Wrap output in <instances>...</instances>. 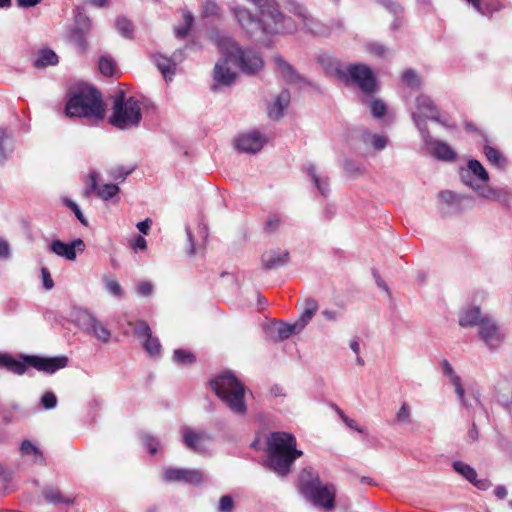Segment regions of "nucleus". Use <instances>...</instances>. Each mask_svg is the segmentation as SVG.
<instances>
[{"label":"nucleus","mask_w":512,"mask_h":512,"mask_svg":"<svg viewBox=\"0 0 512 512\" xmlns=\"http://www.w3.org/2000/svg\"><path fill=\"white\" fill-rule=\"evenodd\" d=\"M249 1L258 9L259 18L255 17L249 9L242 6L232 7L231 12L241 27L251 36L258 33H293L297 31L299 25L312 33H317L313 20L310 19L306 9L299 4H292L290 9V12L298 18V23H296L295 20L286 17L279 11L278 3L275 0Z\"/></svg>","instance_id":"1"},{"label":"nucleus","mask_w":512,"mask_h":512,"mask_svg":"<svg viewBox=\"0 0 512 512\" xmlns=\"http://www.w3.org/2000/svg\"><path fill=\"white\" fill-rule=\"evenodd\" d=\"M212 38L223 55V58L216 62L214 67L213 79L215 84L213 89L230 86L234 83L236 73L230 69L228 61L234 62L246 74H255L262 69L264 62L257 52L251 49L244 50L240 48L227 35L215 33Z\"/></svg>","instance_id":"2"},{"label":"nucleus","mask_w":512,"mask_h":512,"mask_svg":"<svg viewBox=\"0 0 512 512\" xmlns=\"http://www.w3.org/2000/svg\"><path fill=\"white\" fill-rule=\"evenodd\" d=\"M67 117H81L100 121L105 116L101 93L92 86L80 85L68 93L65 106Z\"/></svg>","instance_id":"3"},{"label":"nucleus","mask_w":512,"mask_h":512,"mask_svg":"<svg viewBox=\"0 0 512 512\" xmlns=\"http://www.w3.org/2000/svg\"><path fill=\"white\" fill-rule=\"evenodd\" d=\"M302 455L295 437L287 432H273L267 441V465L278 476H286L294 461Z\"/></svg>","instance_id":"4"},{"label":"nucleus","mask_w":512,"mask_h":512,"mask_svg":"<svg viewBox=\"0 0 512 512\" xmlns=\"http://www.w3.org/2000/svg\"><path fill=\"white\" fill-rule=\"evenodd\" d=\"M299 489L303 496L315 506L330 510L334 507L336 489L333 484H324L311 468L302 470L299 476Z\"/></svg>","instance_id":"5"},{"label":"nucleus","mask_w":512,"mask_h":512,"mask_svg":"<svg viewBox=\"0 0 512 512\" xmlns=\"http://www.w3.org/2000/svg\"><path fill=\"white\" fill-rule=\"evenodd\" d=\"M210 386L233 413H246L245 387L232 373L226 372L216 376L210 381Z\"/></svg>","instance_id":"6"},{"label":"nucleus","mask_w":512,"mask_h":512,"mask_svg":"<svg viewBox=\"0 0 512 512\" xmlns=\"http://www.w3.org/2000/svg\"><path fill=\"white\" fill-rule=\"evenodd\" d=\"M142 119L140 103L134 97H126L120 90L114 96L109 122L114 127L125 130L137 126Z\"/></svg>","instance_id":"7"},{"label":"nucleus","mask_w":512,"mask_h":512,"mask_svg":"<svg viewBox=\"0 0 512 512\" xmlns=\"http://www.w3.org/2000/svg\"><path fill=\"white\" fill-rule=\"evenodd\" d=\"M76 325L102 343H108L112 332L88 309H77L73 313Z\"/></svg>","instance_id":"8"},{"label":"nucleus","mask_w":512,"mask_h":512,"mask_svg":"<svg viewBox=\"0 0 512 512\" xmlns=\"http://www.w3.org/2000/svg\"><path fill=\"white\" fill-rule=\"evenodd\" d=\"M478 336L485 346L491 350H498L506 340L504 329L490 315L484 317L478 327Z\"/></svg>","instance_id":"9"},{"label":"nucleus","mask_w":512,"mask_h":512,"mask_svg":"<svg viewBox=\"0 0 512 512\" xmlns=\"http://www.w3.org/2000/svg\"><path fill=\"white\" fill-rule=\"evenodd\" d=\"M411 116L421 134L428 131L426 119L439 120V111L429 96L419 95L416 98V110L411 112Z\"/></svg>","instance_id":"10"},{"label":"nucleus","mask_w":512,"mask_h":512,"mask_svg":"<svg viewBox=\"0 0 512 512\" xmlns=\"http://www.w3.org/2000/svg\"><path fill=\"white\" fill-rule=\"evenodd\" d=\"M461 180L463 183L473 190L480 193L484 187L482 184H487L489 181V174L483 165L475 159L469 160L466 168L460 171Z\"/></svg>","instance_id":"11"},{"label":"nucleus","mask_w":512,"mask_h":512,"mask_svg":"<svg viewBox=\"0 0 512 512\" xmlns=\"http://www.w3.org/2000/svg\"><path fill=\"white\" fill-rule=\"evenodd\" d=\"M347 77L365 94L370 95L376 90V79L371 68L364 64H354L347 68Z\"/></svg>","instance_id":"12"},{"label":"nucleus","mask_w":512,"mask_h":512,"mask_svg":"<svg viewBox=\"0 0 512 512\" xmlns=\"http://www.w3.org/2000/svg\"><path fill=\"white\" fill-rule=\"evenodd\" d=\"M163 477L168 482H185L194 485L205 480L203 472L197 469L168 468L163 472Z\"/></svg>","instance_id":"13"},{"label":"nucleus","mask_w":512,"mask_h":512,"mask_svg":"<svg viewBox=\"0 0 512 512\" xmlns=\"http://www.w3.org/2000/svg\"><path fill=\"white\" fill-rule=\"evenodd\" d=\"M85 247L84 241L80 238L73 240L71 243H64L56 239L49 245L51 252L69 261H74L77 257V253L84 252Z\"/></svg>","instance_id":"14"},{"label":"nucleus","mask_w":512,"mask_h":512,"mask_svg":"<svg viewBox=\"0 0 512 512\" xmlns=\"http://www.w3.org/2000/svg\"><path fill=\"white\" fill-rule=\"evenodd\" d=\"M185 446L196 453H204L208 449L210 436L203 431H195L189 427L181 429Z\"/></svg>","instance_id":"15"},{"label":"nucleus","mask_w":512,"mask_h":512,"mask_svg":"<svg viewBox=\"0 0 512 512\" xmlns=\"http://www.w3.org/2000/svg\"><path fill=\"white\" fill-rule=\"evenodd\" d=\"M25 361L29 366L49 374L55 373L57 370L66 367L68 364V358L65 356L52 358L28 356L25 358Z\"/></svg>","instance_id":"16"},{"label":"nucleus","mask_w":512,"mask_h":512,"mask_svg":"<svg viewBox=\"0 0 512 512\" xmlns=\"http://www.w3.org/2000/svg\"><path fill=\"white\" fill-rule=\"evenodd\" d=\"M421 136L428 151L435 158L444 161H453L456 159V153L447 143L434 140L428 131L421 133Z\"/></svg>","instance_id":"17"},{"label":"nucleus","mask_w":512,"mask_h":512,"mask_svg":"<svg viewBox=\"0 0 512 512\" xmlns=\"http://www.w3.org/2000/svg\"><path fill=\"white\" fill-rule=\"evenodd\" d=\"M88 186L84 190L86 197H89L92 192H96L97 196L102 200H109L119 192V187L115 184L108 183L98 187V173L90 171L88 175Z\"/></svg>","instance_id":"18"},{"label":"nucleus","mask_w":512,"mask_h":512,"mask_svg":"<svg viewBox=\"0 0 512 512\" xmlns=\"http://www.w3.org/2000/svg\"><path fill=\"white\" fill-rule=\"evenodd\" d=\"M265 142L266 138H264L258 131H251L240 135L236 139V147L242 152L257 153L262 149Z\"/></svg>","instance_id":"19"},{"label":"nucleus","mask_w":512,"mask_h":512,"mask_svg":"<svg viewBox=\"0 0 512 512\" xmlns=\"http://www.w3.org/2000/svg\"><path fill=\"white\" fill-rule=\"evenodd\" d=\"M182 60V53L181 51H176L173 53V56L171 58H167L161 54L154 56V61L163 75L166 82L171 81L174 74H175V68L177 65V62H180Z\"/></svg>","instance_id":"20"},{"label":"nucleus","mask_w":512,"mask_h":512,"mask_svg":"<svg viewBox=\"0 0 512 512\" xmlns=\"http://www.w3.org/2000/svg\"><path fill=\"white\" fill-rule=\"evenodd\" d=\"M289 261V253L286 250L270 249L261 256V262L265 269L271 270L286 265Z\"/></svg>","instance_id":"21"},{"label":"nucleus","mask_w":512,"mask_h":512,"mask_svg":"<svg viewBox=\"0 0 512 512\" xmlns=\"http://www.w3.org/2000/svg\"><path fill=\"white\" fill-rule=\"evenodd\" d=\"M441 365H442V371H443L444 375L449 378L450 383L454 387V390H455V393L457 395L459 402L462 405L467 407L468 404L465 400V391H464V388L462 385V380H461L460 376H458L455 373L453 367L447 360H443Z\"/></svg>","instance_id":"22"},{"label":"nucleus","mask_w":512,"mask_h":512,"mask_svg":"<svg viewBox=\"0 0 512 512\" xmlns=\"http://www.w3.org/2000/svg\"><path fill=\"white\" fill-rule=\"evenodd\" d=\"M489 314L481 312L479 307H470L464 309L459 316V325L461 327H479L484 317H488Z\"/></svg>","instance_id":"23"},{"label":"nucleus","mask_w":512,"mask_h":512,"mask_svg":"<svg viewBox=\"0 0 512 512\" xmlns=\"http://www.w3.org/2000/svg\"><path fill=\"white\" fill-rule=\"evenodd\" d=\"M453 468L457 473L462 475L466 480L473 483L479 489H485L487 487L486 480H477V472L470 465L461 461H455L453 463Z\"/></svg>","instance_id":"24"},{"label":"nucleus","mask_w":512,"mask_h":512,"mask_svg":"<svg viewBox=\"0 0 512 512\" xmlns=\"http://www.w3.org/2000/svg\"><path fill=\"white\" fill-rule=\"evenodd\" d=\"M306 172L311 178L312 183L315 185L319 193L326 197L330 191L329 189V178L327 176H321L317 173L316 167L313 164L306 166Z\"/></svg>","instance_id":"25"},{"label":"nucleus","mask_w":512,"mask_h":512,"mask_svg":"<svg viewBox=\"0 0 512 512\" xmlns=\"http://www.w3.org/2000/svg\"><path fill=\"white\" fill-rule=\"evenodd\" d=\"M273 62L276 65V71L280 74L287 82L294 83L299 79L298 74L294 68L287 63L280 55L273 57Z\"/></svg>","instance_id":"26"},{"label":"nucleus","mask_w":512,"mask_h":512,"mask_svg":"<svg viewBox=\"0 0 512 512\" xmlns=\"http://www.w3.org/2000/svg\"><path fill=\"white\" fill-rule=\"evenodd\" d=\"M273 62L276 65V71L280 74L287 82L294 83L299 79L298 74L294 68L287 63L280 55L273 57Z\"/></svg>","instance_id":"27"},{"label":"nucleus","mask_w":512,"mask_h":512,"mask_svg":"<svg viewBox=\"0 0 512 512\" xmlns=\"http://www.w3.org/2000/svg\"><path fill=\"white\" fill-rule=\"evenodd\" d=\"M27 365L25 360L22 362L14 359L9 354L0 353V367H4L14 374L23 375L27 370Z\"/></svg>","instance_id":"28"},{"label":"nucleus","mask_w":512,"mask_h":512,"mask_svg":"<svg viewBox=\"0 0 512 512\" xmlns=\"http://www.w3.org/2000/svg\"><path fill=\"white\" fill-rule=\"evenodd\" d=\"M360 141L365 145H370L374 150L381 151L387 146V137L380 134H372L369 131H363L360 136Z\"/></svg>","instance_id":"29"},{"label":"nucleus","mask_w":512,"mask_h":512,"mask_svg":"<svg viewBox=\"0 0 512 512\" xmlns=\"http://www.w3.org/2000/svg\"><path fill=\"white\" fill-rule=\"evenodd\" d=\"M58 63V56L51 49H42L38 52L33 61L34 67L44 69L47 66H53Z\"/></svg>","instance_id":"30"},{"label":"nucleus","mask_w":512,"mask_h":512,"mask_svg":"<svg viewBox=\"0 0 512 512\" xmlns=\"http://www.w3.org/2000/svg\"><path fill=\"white\" fill-rule=\"evenodd\" d=\"M43 496L45 500L51 504L69 505L74 503V498L63 495L59 489L54 487H46L43 490Z\"/></svg>","instance_id":"31"},{"label":"nucleus","mask_w":512,"mask_h":512,"mask_svg":"<svg viewBox=\"0 0 512 512\" xmlns=\"http://www.w3.org/2000/svg\"><path fill=\"white\" fill-rule=\"evenodd\" d=\"M289 102L290 93L287 90H283L276 98L274 105L269 109V116L274 119L280 118L288 107Z\"/></svg>","instance_id":"32"},{"label":"nucleus","mask_w":512,"mask_h":512,"mask_svg":"<svg viewBox=\"0 0 512 512\" xmlns=\"http://www.w3.org/2000/svg\"><path fill=\"white\" fill-rule=\"evenodd\" d=\"M479 195L486 199H492L499 201L504 204H508L510 200L512 199V193L506 189H494V188H484Z\"/></svg>","instance_id":"33"},{"label":"nucleus","mask_w":512,"mask_h":512,"mask_svg":"<svg viewBox=\"0 0 512 512\" xmlns=\"http://www.w3.org/2000/svg\"><path fill=\"white\" fill-rule=\"evenodd\" d=\"M483 152L487 158V160L494 165L495 167L499 169H503L507 165V159L504 157V155L497 150L496 148L485 145Z\"/></svg>","instance_id":"34"},{"label":"nucleus","mask_w":512,"mask_h":512,"mask_svg":"<svg viewBox=\"0 0 512 512\" xmlns=\"http://www.w3.org/2000/svg\"><path fill=\"white\" fill-rule=\"evenodd\" d=\"M13 150V141L11 135L6 129L0 128V164H3L8 154Z\"/></svg>","instance_id":"35"},{"label":"nucleus","mask_w":512,"mask_h":512,"mask_svg":"<svg viewBox=\"0 0 512 512\" xmlns=\"http://www.w3.org/2000/svg\"><path fill=\"white\" fill-rule=\"evenodd\" d=\"M272 329L277 333L276 341L287 339L292 334L298 333L301 330L296 322L294 324L279 323Z\"/></svg>","instance_id":"36"},{"label":"nucleus","mask_w":512,"mask_h":512,"mask_svg":"<svg viewBox=\"0 0 512 512\" xmlns=\"http://www.w3.org/2000/svg\"><path fill=\"white\" fill-rule=\"evenodd\" d=\"M317 309H318V304L315 300H313V299L306 300L305 309L302 312L299 321L296 322L301 330L312 319V317L316 313Z\"/></svg>","instance_id":"37"},{"label":"nucleus","mask_w":512,"mask_h":512,"mask_svg":"<svg viewBox=\"0 0 512 512\" xmlns=\"http://www.w3.org/2000/svg\"><path fill=\"white\" fill-rule=\"evenodd\" d=\"M203 18L218 19L221 16L220 7L214 0H204L201 5Z\"/></svg>","instance_id":"38"},{"label":"nucleus","mask_w":512,"mask_h":512,"mask_svg":"<svg viewBox=\"0 0 512 512\" xmlns=\"http://www.w3.org/2000/svg\"><path fill=\"white\" fill-rule=\"evenodd\" d=\"M20 450L23 454L33 455L35 463L44 464L45 458L43 453L31 441L24 440L21 443Z\"/></svg>","instance_id":"39"},{"label":"nucleus","mask_w":512,"mask_h":512,"mask_svg":"<svg viewBox=\"0 0 512 512\" xmlns=\"http://www.w3.org/2000/svg\"><path fill=\"white\" fill-rule=\"evenodd\" d=\"M282 216L279 213H270L264 222V232L272 234L276 232L282 224Z\"/></svg>","instance_id":"40"},{"label":"nucleus","mask_w":512,"mask_h":512,"mask_svg":"<svg viewBox=\"0 0 512 512\" xmlns=\"http://www.w3.org/2000/svg\"><path fill=\"white\" fill-rule=\"evenodd\" d=\"M129 325L132 327L135 336L142 341L152 334L148 323L143 320L129 322Z\"/></svg>","instance_id":"41"},{"label":"nucleus","mask_w":512,"mask_h":512,"mask_svg":"<svg viewBox=\"0 0 512 512\" xmlns=\"http://www.w3.org/2000/svg\"><path fill=\"white\" fill-rule=\"evenodd\" d=\"M99 70L104 76H113L117 70V66L111 57L102 56L99 59Z\"/></svg>","instance_id":"42"},{"label":"nucleus","mask_w":512,"mask_h":512,"mask_svg":"<svg viewBox=\"0 0 512 512\" xmlns=\"http://www.w3.org/2000/svg\"><path fill=\"white\" fill-rule=\"evenodd\" d=\"M142 345L146 352L151 356H159L161 352V344L157 337L148 336L142 341Z\"/></svg>","instance_id":"43"},{"label":"nucleus","mask_w":512,"mask_h":512,"mask_svg":"<svg viewBox=\"0 0 512 512\" xmlns=\"http://www.w3.org/2000/svg\"><path fill=\"white\" fill-rule=\"evenodd\" d=\"M91 28H92V22H91L90 18L82 12H78L75 15L74 29L88 34L90 32Z\"/></svg>","instance_id":"44"},{"label":"nucleus","mask_w":512,"mask_h":512,"mask_svg":"<svg viewBox=\"0 0 512 512\" xmlns=\"http://www.w3.org/2000/svg\"><path fill=\"white\" fill-rule=\"evenodd\" d=\"M115 26L122 36L126 38H131L133 36V24L128 19L118 17L116 19Z\"/></svg>","instance_id":"45"},{"label":"nucleus","mask_w":512,"mask_h":512,"mask_svg":"<svg viewBox=\"0 0 512 512\" xmlns=\"http://www.w3.org/2000/svg\"><path fill=\"white\" fill-rule=\"evenodd\" d=\"M344 170L349 176L356 177L366 172V166L362 163L346 160L344 163Z\"/></svg>","instance_id":"46"},{"label":"nucleus","mask_w":512,"mask_h":512,"mask_svg":"<svg viewBox=\"0 0 512 512\" xmlns=\"http://www.w3.org/2000/svg\"><path fill=\"white\" fill-rule=\"evenodd\" d=\"M183 19L184 25L175 29V34L178 38L186 37L194 22L193 15L188 11L183 12Z\"/></svg>","instance_id":"47"},{"label":"nucleus","mask_w":512,"mask_h":512,"mask_svg":"<svg viewBox=\"0 0 512 512\" xmlns=\"http://www.w3.org/2000/svg\"><path fill=\"white\" fill-rule=\"evenodd\" d=\"M87 34L81 31H78L73 28V30L70 32L69 40L72 44H74L76 47H78L81 51L86 50L87 48Z\"/></svg>","instance_id":"48"},{"label":"nucleus","mask_w":512,"mask_h":512,"mask_svg":"<svg viewBox=\"0 0 512 512\" xmlns=\"http://www.w3.org/2000/svg\"><path fill=\"white\" fill-rule=\"evenodd\" d=\"M173 359L178 364L189 365L195 361V356L185 349H176L173 353Z\"/></svg>","instance_id":"49"},{"label":"nucleus","mask_w":512,"mask_h":512,"mask_svg":"<svg viewBox=\"0 0 512 512\" xmlns=\"http://www.w3.org/2000/svg\"><path fill=\"white\" fill-rule=\"evenodd\" d=\"M103 282L105 284V288L109 294L115 297H121L123 294L122 287L120 284L112 279L110 276H103Z\"/></svg>","instance_id":"50"},{"label":"nucleus","mask_w":512,"mask_h":512,"mask_svg":"<svg viewBox=\"0 0 512 512\" xmlns=\"http://www.w3.org/2000/svg\"><path fill=\"white\" fill-rule=\"evenodd\" d=\"M370 106V110H371V114L373 115V117L375 118H382L385 113H386V105L383 101L381 100H372L369 104Z\"/></svg>","instance_id":"51"},{"label":"nucleus","mask_w":512,"mask_h":512,"mask_svg":"<svg viewBox=\"0 0 512 512\" xmlns=\"http://www.w3.org/2000/svg\"><path fill=\"white\" fill-rule=\"evenodd\" d=\"M366 47L367 51L376 57H385L388 53V49L377 42L368 43Z\"/></svg>","instance_id":"52"},{"label":"nucleus","mask_w":512,"mask_h":512,"mask_svg":"<svg viewBox=\"0 0 512 512\" xmlns=\"http://www.w3.org/2000/svg\"><path fill=\"white\" fill-rule=\"evenodd\" d=\"M234 509V501L231 496L224 495L219 500L218 512H232Z\"/></svg>","instance_id":"53"},{"label":"nucleus","mask_w":512,"mask_h":512,"mask_svg":"<svg viewBox=\"0 0 512 512\" xmlns=\"http://www.w3.org/2000/svg\"><path fill=\"white\" fill-rule=\"evenodd\" d=\"M41 404L45 409H53L57 405V397L53 392H45L41 397Z\"/></svg>","instance_id":"54"},{"label":"nucleus","mask_w":512,"mask_h":512,"mask_svg":"<svg viewBox=\"0 0 512 512\" xmlns=\"http://www.w3.org/2000/svg\"><path fill=\"white\" fill-rule=\"evenodd\" d=\"M402 81L409 87H417L420 84L417 74L412 70H407L402 74Z\"/></svg>","instance_id":"55"},{"label":"nucleus","mask_w":512,"mask_h":512,"mask_svg":"<svg viewBox=\"0 0 512 512\" xmlns=\"http://www.w3.org/2000/svg\"><path fill=\"white\" fill-rule=\"evenodd\" d=\"M142 440L143 444L151 454L157 453L160 444L156 438L150 435H144Z\"/></svg>","instance_id":"56"},{"label":"nucleus","mask_w":512,"mask_h":512,"mask_svg":"<svg viewBox=\"0 0 512 512\" xmlns=\"http://www.w3.org/2000/svg\"><path fill=\"white\" fill-rule=\"evenodd\" d=\"M396 421L399 423L410 422V409L407 403H403L397 412Z\"/></svg>","instance_id":"57"},{"label":"nucleus","mask_w":512,"mask_h":512,"mask_svg":"<svg viewBox=\"0 0 512 512\" xmlns=\"http://www.w3.org/2000/svg\"><path fill=\"white\" fill-rule=\"evenodd\" d=\"M12 479V473L8 471L2 464H0V482L3 488L7 489V484Z\"/></svg>","instance_id":"58"},{"label":"nucleus","mask_w":512,"mask_h":512,"mask_svg":"<svg viewBox=\"0 0 512 512\" xmlns=\"http://www.w3.org/2000/svg\"><path fill=\"white\" fill-rule=\"evenodd\" d=\"M41 273H42V278H43V286L47 289V290H50L54 287V282L50 276V272L47 268L43 267L41 269Z\"/></svg>","instance_id":"59"},{"label":"nucleus","mask_w":512,"mask_h":512,"mask_svg":"<svg viewBox=\"0 0 512 512\" xmlns=\"http://www.w3.org/2000/svg\"><path fill=\"white\" fill-rule=\"evenodd\" d=\"M383 5L386 7L388 11H390L396 16L402 13V7L391 0H384Z\"/></svg>","instance_id":"60"},{"label":"nucleus","mask_w":512,"mask_h":512,"mask_svg":"<svg viewBox=\"0 0 512 512\" xmlns=\"http://www.w3.org/2000/svg\"><path fill=\"white\" fill-rule=\"evenodd\" d=\"M152 290H153V285L148 281L141 282L137 287L138 294H140L142 296L150 295L152 293Z\"/></svg>","instance_id":"61"},{"label":"nucleus","mask_w":512,"mask_h":512,"mask_svg":"<svg viewBox=\"0 0 512 512\" xmlns=\"http://www.w3.org/2000/svg\"><path fill=\"white\" fill-rule=\"evenodd\" d=\"M133 171V169H128V170H125L124 168H116L113 172H112V176L114 179L116 180H125V178Z\"/></svg>","instance_id":"62"},{"label":"nucleus","mask_w":512,"mask_h":512,"mask_svg":"<svg viewBox=\"0 0 512 512\" xmlns=\"http://www.w3.org/2000/svg\"><path fill=\"white\" fill-rule=\"evenodd\" d=\"M10 257V246L9 243L0 238V258L8 259Z\"/></svg>","instance_id":"63"},{"label":"nucleus","mask_w":512,"mask_h":512,"mask_svg":"<svg viewBox=\"0 0 512 512\" xmlns=\"http://www.w3.org/2000/svg\"><path fill=\"white\" fill-rule=\"evenodd\" d=\"M68 206L73 210V212L75 213V216L77 217V219L82 223V224H87L86 222V219L84 218L79 206L72 202V201H69L68 202Z\"/></svg>","instance_id":"64"}]
</instances>
